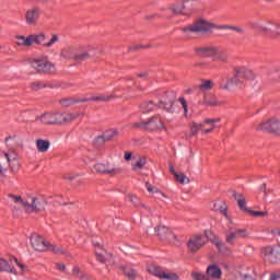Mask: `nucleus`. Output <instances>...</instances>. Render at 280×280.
<instances>
[{"instance_id":"nucleus-30","label":"nucleus","mask_w":280,"mask_h":280,"mask_svg":"<svg viewBox=\"0 0 280 280\" xmlns=\"http://www.w3.org/2000/svg\"><path fill=\"white\" fill-rule=\"evenodd\" d=\"M50 145H51V142H49V140H44V139L36 140V148H37V151L40 153L47 152Z\"/></svg>"},{"instance_id":"nucleus-44","label":"nucleus","mask_w":280,"mask_h":280,"mask_svg":"<svg viewBox=\"0 0 280 280\" xmlns=\"http://www.w3.org/2000/svg\"><path fill=\"white\" fill-rule=\"evenodd\" d=\"M248 213H250V215H254L255 218H266V215H268V211L249 210Z\"/></svg>"},{"instance_id":"nucleus-26","label":"nucleus","mask_w":280,"mask_h":280,"mask_svg":"<svg viewBox=\"0 0 280 280\" xmlns=\"http://www.w3.org/2000/svg\"><path fill=\"white\" fill-rule=\"evenodd\" d=\"M158 107L159 105H156V103H154L153 101H145L140 104L139 109L145 115L148 113H152V110H156Z\"/></svg>"},{"instance_id":"nucleus-64","label":"nucleus","mask_w":280,"mask_h":280,"mask_svg":"<svg viewBox=\"0 0 280 280\" xmlns=\"http://www.w3.org/2000/svg\"><path fill=\"white\" fill-rule=\"evenodd\" d=\"M94 246H100V243L94 244Z\"/></svg>"},{"instance_id":"nucleus-46","label":"nucleus","mask_w":280,"mask_h":280,"mask_svg":"<svg viewBox=\"0 0 280 280\" xmlns=\"http://www.w3.org/2000/svg\"><path fill=\"white\" fill-rule=\"evenodd\" d=\"M131 128H140L141 130H147V121L133 122Z\"/></svg>"},{"instance_id":"nucleus-15","label":"nucleus","mask_w":280,"mask_h":280,"mask_svg":"<svg viewBox=\"0 0 280 280\" xmlns=\"http://www.w3.org/2000/svg\"><path fill=\"white\" fill-rule=\"evenodd\" d=\"M206 244H207V236L197 234L189 238L187 246L190 253H198V250H200V248L206 246Z\"/></svg>"},{"instance_id":"nucleus-57","label":"nucleus","mask_w":280,"mask_h":280,"mask_svg":"<svg viewBox=\"0 0 280 280\" xmlns=\"http://www.w3.org/2000/svg\"><path fill=\"white\" fill-rule=\"evenodd\" d=\"M126 82H127L126 86H127L128 89L135 86V81H132V79H129V80H127Z\"/></svg>"},{"instance_id":"nucleus-9","label":"nucleus","mask_w":280,"mask_h":280,"mask_svg":"<svg viewBox=\"0 0 280 280\" xmlns=\"http://www.w3.org/2000/svg\"><path fill=\"white\" fill-rule=\"evenodd\" d=\"M261 257L268 264H277L280 261V244L269 245L261 248Z\"/></svg>"},{"instance_id":"nucleus-37","label":"nucleus","mask_w":280,"mask_h":280,"mask_svg":"<svg viewBox=\"0 0 280 280\" xmlns=\"http://www.w3.org/2000/svg\"><path fill=\"white\" fill-rule=\"evenodd\" d=\"M221 30H231L232 32H236V34H246V28L242 26L223 25Z\"/></svg>"},{"instance_id":"nucleus-48","label":"nucleus","mask_w":280,"mask_h":280,"mask_svg":"<svg viewBox=\"0 0 280 280\" xmlns=\"http://www.w3.org/2000/svg\"><path fill=\"white\" fill-rule=\"evenodd\" d=\"M75 102H80V100L73 101L72 98H66L61 101V104L62 106H71V104H75Z\"/></svg>"},{"instance_id":"nucleus-14","label":"nucleus","mask_w":280,"mask_h":280,"mask_svg":"<svg viewBox=\"0 0 280 280\" xmlns=\"http://www.w3.org/2000/svg\"><path fill=\"white\" fill-rule=\"evenodd\" d=\"M244 237H248V231H246V229H231L225 234V242L233 246L235 240H244Z\"/></svg>"},{"instance_id":"nucleus-17","label":"nucleus","mask_w":280,"mask_h":280,"mask_svg":"<svg viewBox=\"0 0 280 280\" xmlns=\"http://www.w3.org/2000/svg\"><path fill=\"white\" fill-rule=\"evenodd\" d=\"M147 130L154 132L156 130H165V124L159 116H153L147 121Z\"/></svg>"},{"instance_id":"nucleus-50","label":"nucleus","mask_w":280,"mask_h":280,"mask_svg":"<svg viewBox=\"0 0 280 280\" xmlns=\"http://www.w3.org/2000/svg\"><path fill=\"white\" fill-rule=\"evenodd\" d=\"M56 268H57V270H59L60 272H65V270H66V266H65V264H62V262H57L56 264Z\"/></svg>"},{"instance_id":"nucleus-22","label":"nucleus","mask_w":280,"mask_h":280,"mask_svg":"<svg viewBox=\"0 0 280 280\" xmlns=\"http://www.w3.org/2000/svg\"><path fill=\"white\" fill-rule=\"evenodd\" d=\"M115 97H118L116 94H100L98 96H92L90 98L83 97L79 102H110V100H115Z\"/></svg>"},{"instance_id":"nucleus-19","label":"nucleus","mask_w":280,"mask_h":280,"mask_svg":"<svg viewBox=\"0 0 280 280\" xmlns=\"http://www.w3.org/2000/svg\"><path fill=\"white\" fill-rule=\"evenodd\" d=\"M267 31L265 32L266 36L271 38H280V23L279 22H267Z\"/></svg>"},{"instance_id":"nucleus-29","label":"nucleus","mask_w":280,"mask_h":280,"mask_svg":"<svg viewBox=\"0 0 280 280\" xmlns=\"http://www.w3.org/2000/svg\"><path fill=\"white\" fill-rule=\"evenodd\" d=\"M15 45H18V47H32V38L30 35L27 37L18 35L15 36Z\"/></svg>"},{"instance_id":"nucleus-60","label":"nucleus","mask_w":280,"mask_h":280,"mask_svg":"<svg viewBox=\"0 0 280 280\" xmlns=\"http://www.w3.org/2000/svg\"><path fill=\"white\" fill-rule=\"evenodd\" d=\"M259 191H264L265 196L267 195L266 194V184H262L259 188Z\"/></svg>"},{"instance_id":"nucleus-41","label":"nucleus","mask_w":280,"mask_h":280,"mask_svg":"<svg viewBox=\"0 0 280 280\" xmlns=\"http://www.w3.org/2000/svg\"><path fill=\"white\" fill-rule=\"evenodd\" d=\"M175 180L177 183H180V185H185L187 183H189V177H187V175L180 173V174H175Z\"/></svg>"},{"instance_id":"nucleus-27","label":"nucleus","mask_w":280,"mask_h":280,"mask_svg":"<svg viewBox=\"0 0 280 280\" xmlns=\"http://www.w3.org/2000/svg\"><path fill=\"white\" fill-rule=\"evenodd\" d=\"M233 196L241 211H246L248 213L250 210H248V208L246 207V197H244L243 194H237L235 191L233 192Z\"/></svg>"},{"instance_id":"nucleus-52","label":"nucleus","mask_w":280,"mask_h":280,"mask_svg":"<svg viewBox=\"0 0 280 280\" xmlns=\"http://www.w3.org/2000/svg\"><path fill=\"white\" fill-rule=\"evenodd\" d=\"M137 78H142V80H148V78H150V74L148 72H141L137 74Z\"/></svg>"},{"instance_id":"nucleus-32","label":"nucleus","mask_w":280,"mask_h":280,"mask_svg":"<svg viewBox=\"0 0 280 280\" xmlns=\"http://www.w3.org/2000/svg\"><path fill=\"white\" fill-rule=\"evenodd\" d=\"M203 104H206V106H222L224 101H218L213 95H206Z\"/></svg>"},{"instance_id":"nucleus-47","label":"nucleus","mask_w":280,"mask_h":280,"mask_svg":"<svg viewBox=\"0 0 280 280\" xmlns=\"http://www.w3.org/2000/svg\"><path fill=\"white\" fill-rule=\"evenodd\" d=\"M212 244H214V246H217L219 250H222V246H224V243H222V241L219 237H214L212 240Z\"/></svg>"},{"instance_id":"nucleus-25","label":"nucleus","mask_w":280,"mask_h":280,"mask_svg":"<svg viewBox=\"0 0 280 280\" xmlns=\"http://www.w3.org/2000/svg\"><path fill=\"white\" fill-rule=\"evenodd\" d=\"M155 232L158 233L159 237H161V240H174V237H176L172 230H170L165 225H160L155 228Z\"/></svg>"},{"instance_id":"nucleus-18","label":"nucleus","mask_w":280,"mask_h":280,"mask_svg":"<svg viewBox=\"0 0 280 280\" xmlns=\"http://www.w3.org/2000/svg\"><path fill=\"white\" fill-rule=\"evenodd\" d=\"M212 60H214V62H221L222 65H226L229 62V51H226L225 48L214 46Z\"/></svg>"},{"instance_id":"nucleus-2","label":"nucleus","mask_w":280,"mask_h":280,"mask_svg":"<svg viewBox=\"0 0 280 280\" xmlns=\"http://www.w3.org/2000/svg\"><path fill=\"white\" fill-rule=\"evenodd\" d=\"M234 75L230 79H228L225 89L229 91L231 86H246L247 82H253L255 80V72L244 66L234 67L233 69Z\"/></svg>"},{"instance_id":"nucleus-24","label":"nucleus","mask_w":280,"mask_h":280,"mask_svg":"<svg viewBox=\"0 0 280 280\" xmlns=\"http://www.w3.org/2000/svg\"><path fill=\"white\" fill-rule=\"evenodd\" d=\"M214 50H215V46L196 47L195 54L196 56H199V58H213Z\"/></svg>"},{"instance_id":"nucleus-13","label":"nucleus","mask_w":280,"mask_h":280,"mask_svg":"<svg viewBox=\"0 0 280 280\" xmlns=\"http://www.w3.org/2000/svg\"><path fill=\"white\" fill-rule=\"evenodd\" d=\"M256 130H261L262 132H272L273 135H280V120L272 118L267 121L260 122L256 126Z\"/></svg>"},{"instance_id":"nucleus-43","label":"nucleus","mask_w":280,"mask_h":280,"mask_svg":"<svg viewBox=\"0 0 280 280\" xmlns=\"http://www.w3.org/2000/svg\"><path fill=\"white\" fill-rule=\"evenodd\" d=\"M179 104L182 105L183 109H184V117H187V113H189V107L187 105V100H185V97H179L178 98Z\"/></svg>"},{"instance_id":"nucleus-49","label":"nucleus","mask_w":280,"mask_h":280,"mask_svg":"<svg viewBox=\"0 0 280 280\" xmlns=\"http://www.w3.org/2000/svg\"><path fill=\"white\" fill-rule=\"evenodd\" d=\"M96 259L100 264H106V258L98 252H96Z\"/></svg>"},{"instance_id":"nucleus-12","label":"nucleus","mask_w":280,"mask_h":280,"mask_svg":"<svg viewBox=\"0 0 280 280\" xmlns=\"http://www.w3.org/2000/svg\"><path fill=\"white\" fill-rule=\"evenodd\" d=\"M174 102H176V94L174 92H165L159 101V108H163L166 113H174Z\"/></svg>"},{"instance_id":"nucleus-20","label":"nucleus","mask_w":280,"mask_h":280,"mask_svg":"<svg viewBox=\"0 0 280 280\" xmlns=\"http://www.w3.org/2000/svg\"><path fill=\"white\" fill-rule=\"evenodd\" d=\"M184 12L185 16H189V14H194L198 10V5H200V2L198 0H184Z\"/></svg>"},{"instance_id":"nucleus-23","label":"nucleus","mask_w":280,"mask_h":280,"mask_svg":"<svg viewBox=\"0 0 280 280\" xmlns=\"http://www.w3.org/2000/svg\"><path fill=\"white\" fill-rule=\"evenodd\" d=\"M206 275L208 279L219 280L222 279V269L217 265H210L206 270Z\"/></svg>"},{"instance_id":"nucleus-58","label":"nucleus","mask_w":280,"mask_h":280,"mask_svg":"<svg viewBox=\"0 0 280 280\" xmlns=\"http://www.w3.org/2000/svg\"><path fill=\"white\" fill-rule=\"evenodd\" d=\"M12 261H14V264H16V266H19V268H21L23 270V265H21V262H19L18 258H13L10 260L11 264H12Z\"/></svg>"},{"instance_id":"nucleus-59","label":"nucleus","mask_w":280,"mask_h":280,"mask_svg":"<svg viewBox=\"0 0 280 280\" xmlns=\"http://www.w3.org/2000/svg\"><path fill=\"white\" fill-rule=\"evenodd\" d=\"M195 67H197V69H200L202 67H207V62H197V63H195Z\"/></svg>"},{"instance_id":"nucleus-4","label":"nucleus","mask_w":280,"mask_h":280,"mask_svg":"<svg viewBox=\"0 0 280 280\" xmlns=\"http://www.w3.org/2000/svg\"><path fill=\"white\" fill-rule=\"evenodd\" d=\"M18 156L19 155L15 153L14 150L0 154V176H5L8 167H10L11 172L13 173L20 170L21 164L19 163Z\"/></svg>"},{"instance_id":"nucleus-28","label":"nucleus","mask_w":280,"mask_h":280,"mask_svg":"<svg viewBox=\"0 0 280 280\" xmlns=\"http://www.w3.org/2000/svg\"><path fill=\"white\" fill-rule=\"evenodd\" d=\"M0 272H10L11 275H16V268L11 266L8 260L0 258Z\"/></svg>"},{"instance_id":"nucleus-45","label":"nucleus","mask_w":280,"mask_h":280,"mask_svg":"<svg viewBox=\"0 0 280 280\" xmlns=\"http://www.w3.org/2000/svg\"><path fill=\"white\" fill-rule=\"evenodd\" d=\"M19 141V138L16 136H9L5 138L7 145H14Z\"/></svg>"},{"instance_id":"nucleus-62","label":"nucleus","mask_w":280,"mask_h":280,"mask_svg":"<svg viewBox=\"0 0 280 280\" xmlns=\"http://www.w3.org/2000/svg\"><path fill=\"white\" fill-rule=\"evenodd\" d=\"M57 199H58L59 205H62V201H60V199H62V196H58Z\"/></svg>"},{"instance_id":"nucleus-21","label":"nucleus","mask_w":280,"mask_h":280,"mask_svg":"<svg viewBox=\"0 0 280 280\" xmlns=\"http://www.w3.org/2000/svg\"><path fill=\"white\" fill-rule=\"evenodd\" d=\"M117 135V130L106 131L104 135L98 136L94 139V145L101 148L106 141H110Z\"/></svg>"},{"instance_id":"nucleus-3","label":"nucleus","mask_w":280,"mask_h":280,"mask_svg":"<svg viewBox=\"0 0 280 280\" xmlns=\"http://www.w3.org/2000/svg\"><path fill=\"white\" fill-rule=\"evenodd\" d=\"M215 27V24L207 20H197L192 24L180 28L186 38H194V34H207Z\"/></svg>"},{"instance_id":"nucleus-63","label":"nucleus","mask_w":280,"mask_h":280,"mask_svg":"<svg viewBox=\"0 0 280 280\" xmlns=\"http://www.w3.org/2000/svg\"><path fill=\"white\" fill-rule=\"evenodd\" d=\"M130 49H139V46H136V47H133V48H130Z\"/></svg>"},{"instance_id":"nucleus-10","label":"nucleus","mask_w":280,"mask_h":280,"mask_svg":"<svg viewBox=\"0 0 280 280\" xmlns=\"http://www.w3.org/2000/svg\"><path fill=\"white\" fill-rule=\"evenodd\" d=\"M31 67L33 69H36L37 73H47V74L56 73V66L45 59H34L31 62Z\"/></svg>"},{"instance_id":"nucleus-38","label":"nucleus","mask_w":280,"mask_h":280,"mask_svg":"<svg viewBox=\"0 0 280 280\" xmlns=\"http://www.w3.org/2000/svg\"><path fill=\"white\" fill-rule=\"evenodd\" d=\"M8 198H10V200H12V202H14L15 205H22L25 208V199H23V197L9 194Z\"/></svg>"},{"instance_id":"nucleus-7","label":"nucleus","mask_w":280,"mask_h":280,"mask_svg":"<svg viewBox=\"0 0 280 280\" xmlns=\"http://www.w3.org/2000/svg\"><path fill=\"white\" fill-rule=\"evenodd\" d=\"M31 246L38 253H45V250H51L52 253H62V249L56 245L45 242L43 236L33 234L31 235Z\"/></svg>"},{"instance_id":"nucleus-11","label":"nucleus","mask_w":280,"mask_h":280,"mask_svg":"<svg viewBox=\"0 0 280 280\" xmlns=\"http://www.w3.org/2000/svg\"><path fill=\"white\" fill-rule=\"evenodd\" d=\"M24 16L26 25L36 27L38 21H40V16H43V9L40 7H32L25 11Z\"/></svg>"},{"instance_id":"nucleus-33","label":"nucleus","mask_w":280,"mask_h":280,"mask_svg":"<svg viewBox=\"0 0 280 280\" xmlns=\"http://www.w3.org/2000/svg\"><path fill=\"white\" fill-rule=\"evenodd\" d=\"M166 14H184L185 16V8L184 4L177 3L173 7L166 9Z\"/></svg>"},{"instance_id":"nucleus-16","label":"nucleus","mask_w":280,"mask_h":280,"mask_svg":"<svg viewBox=\"0 0 280 280\" xmlns=\"http://www.w3.org/2000/svg\"><path fill=\"white\" fill-rule=\"evenodd\" d=\"M30 38L31 45H34V43H36V45H43L44 47H51L52 45H55V43H58V35H52L48 43H45L44 33H39L37 35H30Z\"/></svg>"},{"instance_id":"nucleus-56","label":"nucleus","mask_w":280,"mask_h":280,"mask_svg":"<svg viewBox=\"0 0 280 280\" xmlns=\"http://www.w3.org/2000/svg\"><path fill=\"white\" fill-rule=\"evenodd\" d=\"M130 159H132V153L126 151V152H125V161H130Z\"/></svg>"},{"instance_id":"nucleus-61","label":"nucleus","mask_w":280,"mask_h":280,"mask_svg":"<svg viewBox=\"0 0 280 280\" xmlns=\"http://www.w3.org/2000/svg\"><path fill=\"white\" fill-rule=\"evenodd\" d=\"M170 172H171V174H173L174 176H176V174H178L177 172H176V170H174V167L171 165L170 166Z\"/></svg>"},{"instance_id":"nucleus-31","label":"nucleus","mask_w":280,"mask_h":280,"mask_svg":"<svg viewBox=\"0 0 280 280\" xmlns=\"http://www.w3.org/2000/svg\"><path fill=\"white\" fill-rule=\"evenodd\" d=\"M219 121H220V119L207 118L203 121V126H207V124H208L210 126V128L201 129V132H203V135H209V132H213V130H215V124H218Z\"/></svg>"},{"instance_id":"nucleus-35","label":"nucleus","mask_w":280,"mask_h":280,"mask_svg":"<svg viewBox=\"0 0 280 280\" xmlns=\"http://www.w3.org/2000/svg\"><path fill=\"white\" fill-rule=\"evenodd\" d=\"M120 270L124 272L125 277H127V279L133 280L137 279V270H135L131 267H120Z\"/></svg>"},{"instance_id":"nucleus-34","label":"nucleus","mask_w":280,"mask_h":280,"mask_svg":"<svg viewBox=\"0 0 280 280\" xmlns=\"http://www.w3.org/2000/svg\"><path fill=\"white\" fill-rule=\"evenodd\" d=\"M250 30L258 32L259 34H266L267 23L261 24L260 22H249Z\"/></svg>"},{"instance_id":"nucleus-36","label":"nucleus","mask_w":280,"mask_h":280,"mask_svg":"<svg viewBox=\"0 0 280 280\" xmlns=\"http://www.w3.org/2000/svg\"><path fill=\"white\" fill-rule=\"evenodd\" d=\"M49 86L45 81H35L31 83V91H40V89H47Z\"/></svg>"},{"instance_id":"nucleus-6","label":"nucleus","mask_w":280,"mask_h":280,"mask_svg":"<svg viewBox=\"0 0 280 280\" xmlns=\"http://www.w3.org/2000/svg\"><path fill=\"white\" fill-rule=\"evenodd\" d=\"M80 114H61V113H46L40 117L42 124L54 125V124H70L78 119Z\"/></svg>"},{"instance_id":"nucleus-42","label":"nucleus","mask_w":280,"mask_h":280,"mask_svg":"<svg viewBox=\"0 0 280 280\" xmlns=\"http://www.w3.org/2000/svg\"><path fill=\"white\" fill-rule=\"evenodd\" d=\"M145 163H148L145 158H139V160L132 165V168L133 170H143V167H145Z\"/></svg>"},{"instance_id":"nucleus-39","label":"nucleus","mask_w":280,"mask_h":280,"mask_svg":"<svg viewBox=\"0 0 280 280\" xmlns=\"http://www.w3.org/2000/svg\"><path fill=\"white\" fill-rule=\"evenodd\" d=\"M202 128H205V124H196L194 122L192 126L190 127V136L191 137H196V135H198V132H200V130H202Z\"/></svg>"},{"instance_id":"nucleus-54","label":"nucleus","mask_w":280,"mask_h":280,"mask_svg":"<svg viewBox=\"0 0 280 280\" xmlns=\"http://www.w3.org/2000/svg\"><path fill=\"white\" fill-rule=\"evenodd\" d=\"M280 279V272H273L270 276V280H279Z\"/></svg>"},{"instance_id":"nucleus-5","label":"nucleus","mask_w":280,"mask_h":280,"mask_svg":"<svg viewBox=\"0 0 280 280\" xmlns=\"http://www.w3.org/2000/svg\"><path fill=\"white\" fill-rule=\"evenodd\" d=\"M47 208V199L43 196L27 195L24 209L26 213H40Z\"/></svg>"},{"instance_id":"nucleus-1","label":"nucleus","mask_w":280,"mask_h":280,"mask_svg":"<svg viewBox=\"0 0 280 280\" xmlns=\"http://www.w3.org/2000/svg\"><path fill=\"white\" fill-rule=\"evenodd\" d=\"M92 51H95V48L91 45L69 46L61 50V56L66 60H73L77 65H82L91 58Z\"/></svg>"},{"instance_id":"nucleus-53","label":"nucleus","mask_w":280,"mask_h":280,"mask_svg":"<svg viewBox=\"0 0 280 280\" xmlns=\"http://www.w3.org/2000/svg\"><path fill=\"white\" fill-rule=\"evenodd\" d=\"M72 275L74 277H80V267H73Z\"/></svg>"},{"instance_id":"nucleus-51","label":"nucleus","mask_w":280,"mask_h":280,"mask_svg":"<svg viewBox=\"0 0 280 280\" xmlns=\"http://www.w3.org/2000/svg\"><path fill=\"white\" fill-rule=\"evenodd\" d=\"M129 200H130V202H132V205H138L139 197H137L136 195H130Z\"/></svg>"},{"instance_id":"nucleus-40","label":"nucleus","mask_w":280,"mask_h":280,"mask_svg":"<svg viewBox=\"0 0 280 280\" xmlns=\"http://www.w3.org/2000/svg\"><path fill=\"white\" fill-rule=\"evenodd\" d=\"M199 89L202 91H211L213 89V81L211 80H205L199 84Z\"/></svg>"},{"instance_id":"nucleus-8","label":"nucleus","mask_w":280,"mask_h":280,"mask_svg":"<svg viewBox=\"0 0 280 280\" xmlns=\"http://www.w3.org/2000/svg\"><path fill=\"white\" fill-rule=\"evenodd\" d=\"M94 170L96 174H103L105 176H119L124 172L121 166L117 165L116 163L110 162H100L94 165Z\"/></svg>"},{"instance_id":"nucleus-55","label":"nucleus","mask_w":280,"mask_h":280,"mask_svg":"<svg viewBox=\"0 0 280 280\" xmlns=\"http://www.w3.org/2000/svg\"><path fill=\"white\" fill-rule=\"evenodd\" d=\"M145 187H147L148 191H150V194H152V191L156 190V188H154L152 185H150V183H147Z\"/></svg>"}]
</instances>
